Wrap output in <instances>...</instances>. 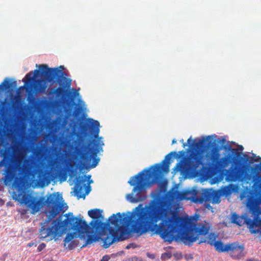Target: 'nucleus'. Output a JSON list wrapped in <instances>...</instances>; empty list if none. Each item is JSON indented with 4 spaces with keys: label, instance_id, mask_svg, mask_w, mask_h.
Returning a JSON list of instances; mask_svg holds the SVG:
<instances>
[{
    "label": "nucleus",
    "instance_id": "obj_13",
    "mask_svg": "<svg viewBox=\"0 0 261 261\" xmlns=\"http://www.w3.org/2000/svg\"><path fill=\"white\" fill-rule=\"evenodd\" d=\"M229 255L236 259H241L244 256L243 251L244 246L243 245H240L238 243L234 242L231 244H228L227 248Z\"/></svg>",
    "mask_w": 261,
    "mask_h": 261
},
{
    "label": "nucleus",
    "instance_id": "obj_4",
    "mask_svg": "<svg viewBox=\"0 0 261 261\" xmlns=\"http://www.w3.org/2000/svg\"><path fill=\"white\" fill-rule=\"evenodd\" d=\"M185 153L184 150L179 151L178 154L176 153L175 151H172L165 156L164 160L162 161L163 165L156 164L151 167V169H146L132 177L128 183L131 186H134L133 192H137V193L136 196H134L133 194L127 195V199H129L132 203H137L143 200L144 198L141 197L140 193L145 191L146 188L149 186L148 184L149 178L153 176L158 177L162 172L168 173L169 171L170 160L172 156L174 155L176 159H179L184 156Z\"/></svg>",
    "mask_w": 261,
    "mask_h": 261
},
{
    "label": "nucleus",
    "instance_id": "obj_30",
    "mask_svg": "<svg viewBox=\"0 0 261 261\" xmlns=\"http://www.w3.org/2000/svg\"><path fill=\"white\" fill-rule=\"evenodd\" d=\"M176 143V141L175 139H173L172 141V144H175Z\"/></svg>",
    "mask_w": 261,
    "mask_h": 261
},
{
    "label": "nucleus",
    "instance_id": "obj_10",
    "mask_svg": "<svg viewBox=\"0 0 261 261\" xmlns=\"http://www.w3.org/2000/svg\"><path fill=\"white\" fill-rule=\"evenodd\" d=\"M91 175L87 177L79 176L76 178L74 187L75 195L78 199L85 198L86 195H88L90 191V187H86L85 182L87 181V178L89 179Z\"/></svg>",
    "mask_w": 261,
    "mask_h": 261
},
{
    "label": "nucleus",
    "instance_id": "obj_35",
    "mask_svg": "<svg viewBox=\"0 0 261 261\" xmlns=\"http://www.w3.org/2000/svg\"><path fill=\"white\" fill-rule=\"evenodd\" d=\"M228 149L229 150L231 149V147L230 146H229Z\"/></svg>",
    "mask_w": 261,
    "mask_h": 261
},
{
    "label": "nucleus",
    "instance_id": "obj_22",
    "mask_svg": "<svg viewBox=\"0 0 261 261\" xmlns=\"http://www.w3.org/2000/svg\"><path fill=\"white\" fill-rule=\"evenodd\" d=\"M232 220L231 222L233 223H235L239 226H242L244 223L243 222L244 218L241 217L236 213H233L232 215Z\"/></svg>",
    "mask_w": 261,
    "mask_h": 261
},
{
    "label": "nucleus",
    "instance_id": "obj_21",
    "mask_svg": "<svg viewBox=\"0 0 261 261\" xmlns=\"http://www.w3.org/2000/svg\"><path fill=\"white\" fill-rule=\"evenodd\" d=\"M211 136H208L206 137H203L202 139H199L195 142L193 145L197 148H201L206 146V143L211 139Z\"/></svg>",
    "mask_w": 261,
    "mask_h": 261
},
{
    "label": "nucleus",
    "instance_id": "obj_38",
    "mask_svg": "<svg viewBox=\"0 0 261 261\" xmlns=\"http://www.w3.org/2000/svg\"><path fill=\"white\" fill-rule=\"evenodd\" d=\"M234 150H235L234 149H232V152H233V151H234Z\"/></svg>",
    "mask_w": 261,
    "mask_h": 261
},
{
    "label": "nucleus",
    "instance_id": "obj_25",
    "mask_svg": "<svg viewBox=\"0 0 261 261\" xmlns=\"http://www.w3.org/2000/svg\"><path fill=\"white\" fill-rule=\"evenodd\" d=\"M109 259H110V257L108 255H104L102 257L100 261H109Z\"/></svg>",
    "mask_w": 261,
    "mask_h": 261
},
{
    "label": "nucleus",
    "instance_id": "obj_16",
    "mask_svg": "<svg viewBox=\"0 0 261 261\" xmlns=\"http://www.w3.org/2000/svg\"><path fill=\"white\" fill-rule=\"evenodd\" d=\"M259 204V200L257 196L250 193L247 196L246 202V205L249 211L253 214L256 212Z\"/></svg>",
    "mask_w": 261,
    "mask_h": 261
},
{
    "label": "nucleus",
    "instance_id": "obj_1",
    "mask_svg": "<svg viewBox=\"0 0 261 261\" xmlns=\"http://www.w3.org/2000/svg\"><path fill=\"white\" fill-rule=\"evenodd\" d=\"M109 221L116 227L124 225L127 233L140 236L151 232L169 243L180 239L188 245L197 240L199 236L208 234L211 226L205 220L199 222L197 218L180 217L171 211L167 202L155 199L144 207L140 204L129 215L113 214Z\"/></svg>",
    "mask_w": 261,
    "mask_h": 261
},
{
    "label": "nucleus",
    "instance_id": "obj_2",
    "mask_svg": "<svg viewBox=\"0 0 261 261\" xmlns=\"http://www.w3.org/2000/svg\"><path fill=\"white\" fill-rule=\"evenodd\" d=\"M65 216L66 218L63 221L61 216L48 222L47 219L40 229V238L42 240L46 239L47 241L56 240L66 231L72 229L74 232L67 233L64 240V247L72 249L79 245L77 238H84L89 228L86 224V221L81 218V215L75 217L72 213H68Z\"/></svg>",
    "mask_w": 261,
    "mask_h": 261
},
{
    "label": "nucleus",
    "instance_id": "obj_34",
    "mask_svg": "<svg viewBox=\"0 0 261 261\" xmlns=\"http://www.w3.org/2000/svg\"><path fill=\"white\" fill-rule=\"evenodd\" d=\"M186 143H183V145H182V146L185 148V147H186Z\"/></svg>",
    "mask_w": 261,
    "mask_h": 261
},
{
    "label": "nucleus",
    "instance_id": "obj_5",
    "mask_svg": "<svg viewBox=\"0 0 261 261\" xmlns=\"http://www.w3.org/2000/svg\"><path fill=\"white\" fill-rule=\"evenodd\" d=\"M91 128L94 133L95 140L93 141L94 148L90 147L89 144L84 143V139H80L78 145L75 148L76 158H79L83 162L85 166L89 168H94L98 165L100 159L97 154L102 150L103 142L101 140V137H98L99 133V123L97 120L91 119Z\"/></svg>",
    "mask_w": 261,
    "mask_h": 261
},
{
    "label": "nucleus",
    "instance_id": "obj_11",
    "mask_svg": "<svg viewBox=\"0 0 261 261\" xmlns=\"http://www.w3.org/2000/svg\"><path fill=\"white\" fill-rule=\"evenodd\" d=\"M195 202L202 203L203 202H208L214 203H219L220 202V195L219 193L212 189H205L201 193L199 198H196Z\"/></svg>",
    "mask_w": 261,
    "mask_h": 261
},
{
    "label": "nucleus",
    "instance_id": "obj_20",
    "mask_svg": "<svg viewBox=\"0 0 261 261\" xmlns=\"http://www.w3.org/2000/svg\"><path fill=\"white\" fill-rule=\"evenodd\" d=\"M216 248V249L218 252H227L228 249V244L224 245L221 241H216L215 243L213 245Z\"/></svg>",
    "mask_w": 261,
    "mask_h": 261
},
{
    "label": "nucleus",
    "instance_id": "obj_28",
    "mask_svg": "<svg viewBox=\"0 0 261 261\" xmlns=\"http://www.w3.org/2000/svg\"><path fill=\"white\" fill-rule=\"evenodd\" d=\"M45 150L46 152H47L48 153H49L50 151V149H49L48 150V149L47 148H46Z\"/></svg>",
    "mask_w": 261,
    "mask_h": 261
},
{
    "label": "nucleus",
    "instance_id": "obj_40",
    "mask_svg": "<svg viewBox=\"0 0 261 261\" xmlns=\"http://www.w3.org/2000/svg\"><path fill=\"white\" fill-rule=\"evenodd\" d=\"M132 247L133 248H135V247L134 246V245H132Z\"/></svg>",
    "mask_w": 261,
    "mask_h": 261
},
{
    "label": "nucleus",
    "instance_id": "obj_18",
    "mask_svg": "<svg viewBox=\"0 0 261 261\" xmlns=\"http://www.w3.org/2000/svg\"><path fill=\"white\" fill-rule=\"evenodd\" d=\"M102 213V210L98 208L90 210L88 212V216L93 219H96L95 221L98 220L99 219H103Z\"/></svg>",
    "mask_w": 261,
    "mask_h": 261
},
{
    "label": "nucleus",
    "instance_id": "obj_26",
    "mask_svg": "<svg viewBox=\"0 0 261 261\" xmlns=\"http://www.w3.org/2000/svg\"><path fill=\"white\" fill-rule=\"evenodd\" d=\"M219 143H224V142H225V140L224 139H220L218 141Z\"/></svg>",
    "mask_w": 261,
    "mask_h": 261
},
{
    "label": "nucleus",
    "instance_id": "obj_15",
    "mask_svg": "<svg viewBox=\"0 0 261 261\" xmlns=\"http://www.w3.org/2000/svg\"><path fill=\"white\" fill-rule=\"evenodd\" d=\"M244 170L239 167H231L227 172L226 179L228 181H235L241 180L244 178Z\"/></svg>",
    "mask_w": 261,
    "mask_h": 261
},
{
    "label": "nucleus",
    "instance_id": "obj_32",
    "mask_svg": "<svg viewBox=\"0 0 261 261\" xmlns=\"http://www.w3.org/2000/svg\"><path fill=\"white\" fill-rule=\"evenodd\" d=\"M133 245V244H130L129 245H127V246L126 247V249H129V248H130V245Z\"/></svg>",
    "mask_w": 261,
    "mask_h": 261
},
{
    "label": "nucleus",
    "instance_id": "obj_23",
    "mask_svg": "<svg viewBox=\"0 0 261 261\" xmlns=\"http://www.w3.org/2000/svg\"><path fill=\"white\" fill-rule=\"evenodd\" d=\"M46 247V245L44 243H41L39 245L37 248V250L38 252L41 251L42 250H43Z\"/></svg>",
    "mask_w": 261,
    "mask_h": 261
},
{
    "label": "nucleus",
    "instance_id": "obj_9",
    "mask_svg": "<svg viewBox=\"0 0 261 261\" xmlns=\"http://www.w3.org/2000/svg\"><path fill=\"white\" fill-rule=\"evenodd\" d=\"M219 150L217 147H214L206 154V158L209 162L210 165L215 169L224 168L234 159V156L231 154H228L220 159Z\"/></svg>",
    "mask_w": 261,
    "mask_h": 261
},
{
    "label": "nucleus",
    "instance_id": "obj_14",
    "mask_svg": "<svg viewBox=\"0 0 261 261\" xmlns=\"http://www.w3.org/2000/svg\"><path fill=\"white\" fill-rule=\"evenodd\" d=\"M190 191H179L177 189L172 188L168 193V197L172 201H180L182 200H189Z\"/></svg>",
    "mask_w": 261,
    "mask_h": 261
},
{
    "label": "nucleus",
    "instance_id": "obj_8",
    "mask_svg": "<svg viewBox=\"0 0 261 261\" xmlns=\"http://www.w3.org/2000/svg\"><path fill=\"white\" fill-rule=\"evenodd\" d=\"M203 156L199 151L192 152L188 157L183 158L174 168L176 171L192 172L202 165Z\"/></svg>",
    "mask_w": 261,
    "mask_h": 261
},
{
    "label": "nucleus",
    "instance_id": "obj_12",
    "mask_svg": "<svg viewBox=\"0 0 261 261\" xmlns=\"http://www.w3.org/2000/svg\"><path fill=\"white\" fill-rule=\"evenodd\" d=\"M16 85V82H11L9 80L6 79L0 84V90H9L11 88ZM6 99L5 100L0 99V118L4 116L7 112L8 109L6 107Z\"/></svg>",
    "mask_w": 261,
    "mask_h": 261
},
{
    "label": "nucleus",
    "instance_id": "obj_41",
    "mask_svg": "<svg viewBox=\"0 0 261 261\" xmlns=\"http://www.w3.org/2000/svg\"><path fill=\"white\" fill-rule=\"evenodd\" d=\"M132 247L133 248H135V247L134 246V245H132Z\"/></svg>",
    "mask_w": 261,
    "mask_h": 261
},
{
    "label": "nucleus",
    "instance_id": "obj_37",
    "mask_svg": "<svg viewBox=\"0 0 261 261\" xmlns=\"http://www.w3.org/2000/svg\"><path fill=\"white\" fill-rule=\"evenodd\" d=\"M23 87H24V86H21V87H20V89H21V88H23Z\"/></svg>",
    "mask_w": 261,
    "mask_h": 261
},
{
    "label": "nucleus",
    "instance_id": "obj_6",
    "mask_svg": "<svg viewBox=\"0 0 261 261\" xmlns=\"http://www.w3.org/2000/svg\"><path fill=\"white\" fill-rule=\"evenodd\" d=\"M23 193L24 191L20 196L18 193V196H22V202L30 207L34 213L37 212L44 205H46L48 222L55 218L60 213H64L68 208L66 203L61 202L62 197L57 195L56 193L49 194L45 200L44 197L39 199L35 197L31 198L29 195L23 194Z\"/></svg>",
    "mask_w": 261,
    "mask_h": 261
},
{
    "label": "nucleus",
    "instance_id": "obj_31",
    "mask_svg": "<svg viewBox=\"0 0 261 261\" xmlns=\"http://www.w3.org/2000/svg\"><path fill=\"white\" fill-rule=\"evenodd\" d=\"M247 261H257V260L254 259H249L247 260Z\"/></svg>",
    "mask_w": 261,
    "mask_h": 261
},
{
    "label": "nucleus",
    "instance_id": "obj_36",
    "mask_svg": "<svg viewBox=\"0 0 261 261\" xmlns=\"http://www.w3.org/2000/svg\"><path fill=\"white\" fill-rule=\"evenodd\" d=\"M60 68H61L62 69H63V68H63V66H60Z\"/></svg>",
    "mask_w": 261,
    "mask_h": 261
},
{
    "label": "nucleus",
    "instance_id": "obj_24",
    "mask_svg": "<svg viewBox=\"0 0 261 261\" xmlns=\"http://www.w3.org/2000/svg\"><path fill=\"white\" fill-rule=\"evenodd\" d=\"M171 257V255L168 253H164L162 254L161 258L163 259H165L166 258H169Z\"/></svg>",
    "mask_w": 261,
    "mask_h": 261
},
{
    "label": "nucleus",
    "instance_id": "obj_29",
    "mask_svg": "<svg viewBox=\"0 0 261 261\" xmlns=\"http://www.w3.org/2000/svg\"><path fill=\"white\" fill-rule=\"evenodd\" d=\"M227 188H225V189L224 190V193L225 194H228V193L226 192V191H227Z\"/></svg>",
    "mask_w": 261,
    "mask_h": 261
},
{
    "label": "nucleus",
    "instance_id": "obj_19",
    "mask_svg": "<svg viewBox=\"0 0 261 261\" xmlns=\"http://www.w3.org/2000/svg\"><path fill=\"white\" fill-rule=\"evenodd\" d=\"M216 236L214 233H210L206 238H201L199 241L198 244H200L202 243H207L211 245H213L216 241H215Z\"/></svg>",
    "mask_w": 261,
    "mask_h": 261
},
{
    "label": "nucleus",
    "instance_id": "obj_33",
    "mask_svg": "<svg viewBox=\"0 0 261 261\" xmlns=\"http://www.w3.org/2000/svg\"><path fill=\"white\" fill-rule=\"evenodd\" d=\"M206 207L208 208L209 207H211V206H210V204L208 203V204L206 205Z\"/></svg>",
    "mask_w": 261,
    "mask_h": 261
},
{
    "label": "nucleus",
    "instance_id": "obj_7",
    "mask_svg": "<svg viewBox=\"0 0 261 261\" xmlns=\"http://www.w3.org/2000/svg\"><path fill=\"white\" fill-rule=\"evenodd\" d=\"M86 224L88 225L89 229L84 238H80L81 240L85 241V244L82 246L81 248L85 247L88 245L97 241L98 239L95 235L96 234L100 236L106 235L102 239L103 242V246L105 248H108L115 242L121 241L125 239L122 237L118 236V232L117 230L109 227L108 223L102 222L99 220H93L90 223V225L87 222H86Z\"/></svg>",
    "mask_w": 261,
    "mask_h": 261
},
{
    "label": "nucleus",
    "instance_id": "obj_17",
    "mask_svg": "<svg viewBox=\"0 0 261 261\" xmlns=\"http://www.w3.org/2000/svg\"><path fill=\"white\" fill-rule=\"evenodd\" d=\"M249 229L251 233L255 234L258 238L261 233V220L256 218L254 221H251Z\"/></svg>",
    "mask_w": 261,
    "mask_h": 261
},
{
    "label": "nucleus",
    "instance_id": "obj_27",
    "mask_svg": "<svg viewBox=\"0 0 261 261\" xmlns=\"http://www.w3.org/2000/svg\"><path fill=\"white\" fill-rule=\"evenodd\" d=\"M187 142L188 143L191 145V143L192 142V140H191V137H190L189 139H188V141H187Z\"/></svg>",
    "mask_w": 261,
    "mask_h": 261
},
{
    "label": "nucleus",
    "instance_id": "obj_39",
    "mask_svg": "<svg viewBox=\"0 0 261 261\" xmlns=\"http://www.w3.org/2000/svg\"><path fill=\"white\" fill-rule=\"evenodd\" d=\"M132 247L133 248H135V247L134 246V245H132Z\"/></svg>",
    "mask_w": 261,
    "mask_h": 261
},
{
    "label": "nucleus",
    "instance_id": "obj_3",
    "mask_svg": "<svg viewBox=\"0 0 261 261\" xmlns=\"http://www.w3.org/2000/svg\"><path fill=\"white\" fill-rule=\"evenodd\" d=\"M39 69H35L34 74L30 72L25 76L24 85L28 93V100L29 103L34 99V95L45 91L47 88L46 82L54 83L57 81L62 87L57 88L52 93L57 96L63 95L65 88L71 85V80L63 76L64 72L57 68H49L46 64L36 65Z\"/></svg>",
    "mask_w": 261,
    "mask_h": 261
}]
</instances>
